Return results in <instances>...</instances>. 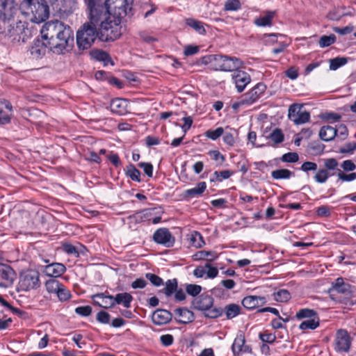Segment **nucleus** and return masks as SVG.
<instances>
[{
    "label": "nucleus",
    "mask_w": 356,
    "mask_h": 356,
    "mask_svg": "<svg viewBox=\"0 0 356 356\" xmlns=\"http://www.w3.org/2000/svg\"><path fill=\"white\" fill-rule=\"evenodd\" d=\"M145 277L156 286H160L163 284V280L155 274L149 273L145 275Z\"/></svg>",
    "instance_id": "nucleus-53"
},
{
    "label": "nucleus",
    "mask_w": 356,
    "mask_h": 356,
    "mask_svg": "<svg viewBox=\"0 0 356 356\" xmlns=\"http://www.w3.org/2000/svg\"><path fill=\"white\" fill-rule=\"evenodd\" d=\"M324 165L327 170H335L337 168L338 162L335 159H327L325 160Z\"/></svg>",
    "instance_id": "nucleus-63"
},
{
    "label": "nucleus",
    "mask_w": 356,
    "mask_h": 356,
    "mask_svg": "<svg viewBox=\"0 0 356 356\" xmlns=\"http://www.w3.org/2000/svg\"><path fill=\"white\" fill-rule=\"evenodd\" d=\"M194 309L204 312L205 316L215 318L220 316L222 309L213 306V298L208 295H201L193 301Z\"/></svg>",
    "instance_id": "nucleus-5"
},
{
    "label": "nucleus",
    "mask_w": 356,
    "mask_h": 356,
    "mask_svg": "<svg viewBox=\"0 0 356 356\" xmlns=\"http://www.w3.org/2000/svg\"><path fill=\"white\" fill-rule=\"evenodd\" d=\"M89 13V22L85 23L76 33V44L79 49L82 50L88 49L91 47L98 35L97 26L98 24L100 26V22L93 23L91 22L90 12Z\"/></svg>",
    "instance_id": "nucleus-4"
},
{
    "label": "nucleus",
    "mask_w": 356,
    "mask_h": 356,
    "mask_svg": "<svg viewBox=\"0 0 356 356\" xmlns=\"http://www.w3.org/2000/svg\"><path fill=\"white\" fill-rule=\"evenodd\" d=\"M282 160L284 162L295 163L298 161V154L296 152H289L282 156Z\"/></svg>",
    "instance_id": "nucleus-56"
},
{
    "label": "nucleus",
    "mask_w": 356,
    "mask_h": 356,
    "mask_svg": "<svg viewBox=\"0 0 356 356\" xmlns=\"http://www.w3.org/2000/svg\"><path fill=\"white\" fill-rule=\"evenodd\" d=\"M154 208L146 209L140 212L136 213L133 215L132 218H135L136 221L150 220L151 217L154 213Z\"/></svg>",
    "instance_id": "nucleus-30"
},
{
    "label": "nucleus",
    "mask_w": 356,
    "mask_h": 356,
    "mask_svg": "<svg viewBox=\"0 0 356 356\" xmlns=\"http://www.w3.org/2000/svg\"><path fill=\"white\" fill-rule=\"evenodd\" d=\"M341 167L343 172H353L356 169V165L350 159L343 161L341 164Z\"/></svg>",
    "instance_id": "nucleus-55"
},
{
    "label": "nucleus",
    "mask_w": 356,
    "mask_h": 356,
    "mask_svg": "<svg viewBox=\"0 0 356 356\" xmlns=\"http://www.w3.org/2000/svg\"><path fill=\"white\" fill-rule=\"evenodd\" d=\"M223 132H224L223 128L218 127L217 129H216L214 130L213 129L207 130L205 132L204 135L206 137H207L213 140H216L223 134Z\"/></svg>",
    "instance_id": "nucleus-47"
},
{
    "label": "nucleus",
    "mask_w": 356,
    "mask_h": 356,
    "mask_svg": "<svg viewBox=\"0 0 356 356\" xmlns=\"http://www.w3.org/2000/svg\"><path fill=\"white\" fill-rule=\"evenodd\" d=\"M351 337L346 330H339L335 336L334 348L337 352L347 353L351 346Z\"/></svg>",
    "instance_id": "nucleus-8"
},
{
    "label": "nucleus",
    "mask_w": 356,
    "mask_h": 356,
    "mask_svg": "<svg viewBox=\"0 0 356 356\" xmlns=\"http://www.w3.org/2000/svg\"><path fill=\"white\" fill-rule=\"evenodd\" d=\"M314 316H316V312L310 309H302L296 314V317L298 319L305 318H308L309 319V318H314Z\"/></svg>",
    "instance_id": "nucleus-48"
},
{
    "label": "nucleus",
    "mask_w": 356,
    "mask_h": 356,
    "mask_svg": "<svg viewBox=\"0 0 356 356\" xmlns=\"http://www.w3.org/2000/svg\"><path fill=\"white\" fill-rule=\"evenodd\" d=\"M22 13L34 23H40L48 18L49 6L45 0H24L20 5Z\"/></svg>",
    "instance_id": "nucleus-3"
},
{
    "label": "nucleus",
    "mask_w": 356,
    "mask_h": 356,
    "mask_svg": "<svg viewBox=\"0 0 356 356\" xmlns=\"http://www.w3.org/2000/svg\"><path fill=\"white\" fill-rule=\"evenodd\" d=\"M234 172L227 170L222 171H215L211 177V181H222L233 175Z\"/></svg>",
    "instance_id": "nucleus-32"
},
{
    "label": "nucleus",
    "mask_w": 356,
    "mask_h": 356,
    "mask_svg": "<svg viewBox=\"0 0 356 356\" xmlns=\"http://www.w3.org/2000/svg\"><path fill=\"white\" fill-rule=\"evenodd\" d=\"M153 238L156 243L163 245L167 248L173 246L175 241V237L166 228L157 229L154 234Z\"/></svg>",
    "instance_id": "nucleus-11"
},
{
    "label": "nucleus",
    "mask_w": 356,
    "mask_h": 356,
    "mask_svg": "<svg viewBox=\"0 0 356 356\" xmlns=\"http://www.w3.org/2000/svg\"><path fill=\"white\" fill-rule=\"evenodd\" d=\"M226 72H236L243 66V61L236 57L226 56Z\"/></svg>",
    "instance_id": "nucleus-27"
},
{
    "label": "nucleus",
    "mask_w": 356,
    "mask_h": 356,
    "mask_svg": "<svg viewBox=\"0 0 356 356\" xmlns=\"http://www.w3.org/2000/svg\"><path fill=\"white\" fill-rule=\"evenodd\" d=\"M186 24L193 28L200 34H204L206 32L204 28V24L202 22L193 19H188L186 20Z\"/></svg>",
    "instance_id": "nucleus-40"
},
{
    "label": "nucleus",
    "mask_w": 356,
    "mask_h": 356,
    "mask_svg": "<svg viewBox=\"0 0 356 356\" xmlns=\"http://www.w3.org/2000/svg\"><path fill=\"white\" fill-rule=\"evenodd\" d=\"M91 55L97 60L104 61V63H108L111 60L109 55L104 51L94 50L91 51Z\"/></svg>",
    "instance_id": "nucleus-46"
},
{
    "label": "nucleus",
    "mask_w": 356,
    "mask_h": 356,
    "mask_svg": "<svg viewBox=\"0 0 356 356\" xmlns=\"http://www.w3.org/2000/svg\"><path fill=\"white\" fill-rule=\"evenodd\" d=\"M40 33L42 39L47 41L46 45L54 53L64 54L73 47V31L62 22L55 20L46 22Z\"/></svg>",
    "instance_id": "nucleus-2"
},
{
    "label": "nucleus",
    "mask_w": 356,
    "mask_h": 356,
    "mask_svg": "<svg viewBox=\"0 0 356 356\" xmlns=\"http://www.w3.org/2000/svg\"><path fill=\"white\" fill-rule=\"evenodd\" d=\"M186 291L188 295L196 296L200 293L202 291V286L197 284H187L186 286Z\"/></svg>",
    "instance_id": "nucleus-51"
},
{
    "label": "nucleus",
    "mask_w": 356,
    "mask_h": 356,
    "mask_svg": "<svg viewBox=\"0 0 356 356\" xmlns=\"http://www.w3.org/2000/svg\"><path fill=\"white\" fill-rule=\"evenodd\" d=\"M209 60L216 70L226 72V56L212 55L209 56Z\"/></svg>",
    "instance_id": "nucleus-25"
},
{
    "label": "nucleus",
    "mask_w": 356,
    "mask_h": 356,
    "mask_svg": "<svg viewBox=\"0 0 356 356\" xmlns=\"http://www.w3.org/2000/svg\"><path fill=\"white\" fill-rule=\"evenodd\" d=\"M356 149V142L353 143H348L346 144L343 147L341 148L340 152L341 153H348V154H353L354 150Z\"/></svg>",
    "instance_id": "nucleus-60"
},
{
    "label": "nucleus",
    "mask_w": 356,
    "mask_h": 356,
    "mask_svg": "<svg viewBox=\"0 0 356 356\" xmlns=\"http://www.w3.org/2000/svg\"><path fill=\"white\" fill-rule=\"evenodd\" d=\"M232 80L238 92H241L250 82L251 79L247 72L238 70L232 74Z\"/></svg>",
    "instance_id": "nucleus-13"
},
{
    "label": "nucleus",
    "mask_w": 356,
    "mask_h": 356,
    "mask_svg": "<svg viewBox=\"0 0 356 356\" xmlns=\"http://www.w3.org/2000/svg\"><path fill=\"white\" fill-rule=\"evenodd\" d=\"M288 118L295 124H302L309 121L310 114L303 110L302 104H291L288 111Z\"/></svg>",
    "instance_id": "nucleus-7"
},
{
    "label": "nucleus",
    "mask_w": 356,
    "mask_h": 356,
    "mask_svg": "<svg viewBox=\"0 0 356 356\" xmlns=\"http://www.w3.org/2000/svg\"><path fill=\"white\" fill-rule=\"evenodd\" d=\"M127 175L134 181H136L138 182L140 181V172L133 165H130L128 167L127 170Z\"/></svg>",
    "instance_id": "nucleus-50"
},
{
    "label": "nucleus",
    "mask_w": 356,
    "mask_h": 356,
    "mask_svg": "<svg viewBox=\"0 0 356 356\" xmlns=\"http://www.w3.org/2000/svg\"><path fill=\"white\" fill-rule=\"evenodd\" d=\"M204 268L206 269V275L205 278L207 279H214L218 275V268L213 266L211 263L207 262L204 264Z\"/></svg>",
    "instance_id": "nucleus-42"
},
{
    "label": "nucleus",
    "mask_w": 356,
    "mask_h": 356,
    "mask_svg": "<svg viewBox=\"0 0 356 356\" xmlns=\"http://www.w3.org/2000/svg\"><path fill=\"white\" fill-rule=\"evenodd\" d=\"M266 302V298L263 296H249L244 298L242 304L244 307L248 309H253L264 305Z\"/></svg>",
    "instance_id": "nucleus-15"
},
{
    "label": "nucleus",
    "mask_w": 356,
    "mask_h": 356,
    "mask_svg": "<svg viewBox=\"0 0 356 356\" xmlns=\"http://www.w3.org/2000/svg\"><path fill=\"white\" fill-rule=\"evenodd\" d=\"M225 314L228 319L233 318L238 316L241 312V307L239 305L236 304H230L225 308Z\"/></svg>",
    "instance_id": "nucleus-37"
},
{
    "label": "nucleus",
    "mask_w": 356,
    "mask_h": 356,
    "mask_svg": "<svg viewBox=\"0 0 356 356\" xmlns=\"http://www.w3.org/2000/svg\"><path fill=\"white\" fill-rule=\"evenodd\" d=\"M334 129L337 131V136L338 135L341 139L343 140L347 137L348 129L344 124H341L337 127H334Z\"/></svg>",
    "instance_id": "nucleus-58"
},
{
    "label": "nucleus",
    "mask_w": 356,
    "mask_h": 356,
    "mask_svg": "<svg viewBox=\"0 0 356 356\" xmlns=\"http://www.w3.org/2000/svg\"><path fill=\"white\" fill-rule=\"evenodd\" d=\"M245 344V339L244 337L242 334L238 335L236 338L234 339V341L232 344V351L234 354H238L243 351H245L243 350Z\"/></svg>",
    "instance_id": "nucleus-36"
},
{
    "label": "nucleus",
    "mask_w": 356,
    "mask_h": 356,
    "mask_svg": "<svg viewBox=\"0 0 356 356\" xmlns=\"http://www.w3.org/2000/svg\"><path fill=\"white\" fill-rule=\"evenodd\" d=\"M348 63V58L345 57H337L330 60V69L337 70L340 67L345 65Z\"/></svg>",
    "instance_id": "nucleus-39"
},
{
    "label": "nucleus",
    "mask_w": 356,
    "mask_h": 356,
    "mask_svg": "<svg viewBox=\"0 0 356 356\" xmlns=\"http://www.w3.org/2000/svg\"><path fill=\"white\" fill-rule=\"evenodd\" d=\"M0 277L4 280V286H8L13 284L16 274L10 266L0 263Z\"/></svg>",
    "instance_id": "nucleus-14"
},
{
    "label": "nucleus",
    "mask_w": 356,
    "mask_h": 356,
    "mask_svg": "<svg viewBox=\"0 0 356 356\" xmlns=\"http://www.w3.org/2000/svg\"><path fill=\"white\" fill-rule=\"evenodd\" d=\"M75 312L82 316H88L92 312V308L90 306H81L75 309Z\"/></svg>",
    "instance_id": "nucleus-57"
},
{
    "label": "nucleus",
    "mask_w": 356,
    "mask_h": 356,
    "mask_svg": "<svg viewBox=\"0 0 356 356\" xmlns=\"http://www.w3.org/2000/svg\"><path fill=\"white\" fill-rule=\"evenodd\" d=\"M97 320L102 323H108L110 321V315L104 311H101L97 313Z\"/></svg>",
    "instance_id": "nucleus-61"
},
{
    "label": "nucleus",
    "mask_w": 356,
    "mask_h": 356,
    "mask_svg": "<svg viewBox=\"0 0 356 356\" xmlns=\"http://www.w3.org/2000/svg\"><path fill=\"white\" fill-rule=\"evenodd\" d=\"M270 138L275 143H280L284 140V135L280 129H275L273 131V132L270 135Z\"/></svg>",
    "instance_id": "nucleus-52"
},
{
    "label": "nucleus",
    "mask_w": 356,
    "mask_h": 356,
    "mask_svg": "<svg viewBox=\"0 0 356 356\" xmlns=\"http://www.w3.org/2000/svg\"><path fill=\"white\" fill-rule=\"evenodd\" d=\"M275 300L281 302H285L290 300L291 294L286 289H280L273 293Z\"/></svg>",
    "instance_id": "nucleus-38"
},
{
    "label": "nucleus",
    "mask_w": 356,
    "mask_h": 356,
    "mask_svg": "<svg viewBox=\"0 0 356 356\" xmlns=\"http://www.w3.org/2000/svg\"><path fill=\"white\" fill-rule=\"evenodd\" d=\"M55 291L51 294L56 295L60 302L67 301L72 297L70 291L62 283L60 284L59 289Z\"/></svg>",
    "instance_id": "nucleus-29"
},
{
    "label": "nucleus",
    "mask_w": 356,
    "mask_h": 356,
    "mask_svg": "<svg viewBox=\"0 0 356 356\" xmlns=\"http://www.w3.org/2000/svg\"><path fill=\"white\" fill-rule=\"evenodd\" d=\"M171 318V313L165 309H157L152 315L153 323L159 325L168 323Z\"/></svg>",
    "instance_id": "nucleus-17"
},
{
    "label": "nucleus",
    "mask_w": 356,
    "mask_h": 356,
    "mask_svg": "<svg viewBox=\"0 0 356 356\" xmlns=\"http://www.w3.org/2000/svg\"><path fill=\"white\" fill-rule=\"evenodd\" d=\"M319 325V318L318 316H314V318L307 319L304 321H302L300 324V330H307V329H311L314 330Z\"/></svg>",
    "instance_id": "nucleus-33"
},
{
    "label": "nucleus",
    "mask_w": 356,
    "mask_h": 356,
    "mask_svg": "<svg viewBox=\"0 0 356 356\" xmlns=\"http://www.w3.org/2000/svg\"><path fill=\"white\" fill-rule=\"evenodd\" d=\"M173 337L171 334H163L160 337V341L165 346H170L173 343Z\"/></svg>",
    "instance_id": "nucleus-64"
},
{
    "label": "nucleus",
    "mask_w": 356,
    "mask_h": 356,
    "mask_svg": "<svg viewBox=\"0 0 356 356\" xmlns=\"http://www.w3.org/2000/svg\"><path fill=\"white\" fill-rule=\"evenodd\" d=\"M335 40L336 36L334 35H323L321 37L318 44L321 47L324 48L334 43Z\"/></svg>",
    "instance_id": "nucleus-49"
},
{
    "label": "nucleus",
    "mask_w": 356,
    "mask_h": 356,
    "mask_svg": "<svg viewBox=\"0 0 356 356\" xmlns=\"http://www.w3.org/2000/svg\"><path fill=\"white\" fill-rule=\"evenodd\" d=\"M300 169L304 172L314 171L317 170V164L311 161H306L302 163Z\"/></svg>",
    "instance_id": "nucleus-59"
},
{
    "label": "nucleus",
    "mask_w": 356,
    "mask_h": 356,
    "mask_svg": "<svg viewBox=\"0 0 356 356\" xmlns=\"http://www.w3.org/2000/svg\"><path fill=\"white\" fill-rule=\"evenodd\" d=\"M15 0H0V22L11 19L17 10Z\"/></svg>",
    "instance_id": "nucleus-10"
},
{
    "label": "nucleus",
    "mask_w": 356,
    "mask_h": 356,
    "mask_svg": "<svg viewBox=\"0 0 356 356\" xmlns=\"http://www.w3.org/2000/svg\"><path fill=\"white\" fill-rule=\"evenodd\" d=\"M66 270L65 266L60 263H53L47 265L44 268L46 275L51 277H60Z\"/></svg>",
    "instance_id": "nucleus-18"
},
{
    "label": "nucleus",
    "mask_w": 356,
    "mask_h": 356,
    "mask_svg": "<svg viewBox=\"0 0 356 356\" xmlns=\"http://www.w3.org/2000/svg\"><path fill=\"white\" fill-rule=\"evenodd\" d=\"M293 175V172L287 169H279L271 172L274 179H288Z\"/></svg>",
    "instance_id": "nucleus-34"
},
{
    "label": "nucleus",
    "mask_w": 356,
    "mask_h": 356,
    "mask_svg": "<svg viewBox=\"0 0 356 356\" xmlns=\"http://www.w3.org/2000/svg\"><path fill=\"white\" fill-rule=\"evenodd\" d=\"M177 321L180 323L186 324L194 319L193 313L186 308H178L175 311Z\"/></svg>",
    "instance_id": "nucleus-21"
},
{
    "label": "nucleus",
    "mask_w": 356,
    "mask_h": 356,
    "mask_svg": "<svg viewBox=\"0 0 356 356\" xmlns=\"http://www.w3.org/2000/svg\"><path fill=\"white\" fill-rule=\"evenodd\" d=\"M192 257L195 261L206 260L210 263L218 257V254L215 251L200 250L195 253Z\"/></svg>",
    "instance_id": "nucleus-22"
},
{
    "label": "nucleus",
    "mask_w": 356,
    "mask_h": 356,
    "mask_svg": "<svg viewBox=\"0 0 356 356\" xmlns=\"http://www.w3.org/2000/svg\"><path fill=\"white\" fill-rule=\"evenodd\" d=\"M275 13L272 11H268L265 15L260 17L259 19L255 20V24L259 26H266L271 24L273 18L274 17Z\"/></svg>",
    "instance_id": "nucleus-35"
},
{
    "label": "nucleus",
    "mask_w": 356,
    "mask_h": 356,
    "mask_svg": "<svg viewBox=\"0 0 356 356\" xmlns=\"http://www.w3.org/2000/svg\"><path fill=\"white\" fill-rule=\"evenodd\" d=\"M240 7L241 3L238 0H227L225 4L226 10H237Z\"/></svg>",
    "instance_id": "nucleus-54"
},
{
    "label": "nucleus",
    "mask_w": 356,
    "mask_h": 356,
    "mask_svg": "<svg viewBox=\"0 0 356 356\" xmlns=\"http://www.w3.org/2000/svg\"><path fill=\"white\" fill-rule=\"evenodd\" d=\"M188 240L189 241L190 245L195 248H200L205 245L203 236L197 231L191 232L188 235Z\"/></svg>",
    "instance_id": "nucleus-26"
},
{
    "label": "nucleus",
    "mask_w": 356,
    "mask_h": 356,
    "mask_svg": "<svg viewBox=\"0 0 356 356\" xmlns=\"http://www.w3.org/2000/svg\"><path fill=\"white\" fill-rule=\"evenodd\" d=\"M329 177L330 175L326 169H320L316 172L314 178L316 182L323 184L326 182Z\"/></svg>",
    "instance_id": "nucleus-45"
},
{
    "label": "nucleus",
    "mask_w": 356,
    "mask_h": 356,
    "mask_svg": "<svg viewBox=\"0 0 356 356\" xmlns=\"http://www.w3.org/2000/svg\"><path fill=\"white\" fill-rule=\"evenodd\" d=\"M332 291L338 293H346L349 291V285L346 284L341 277L337 278L333 284Z\"/></svg>",
    "instance_id": "nucleus-31"
},
{
    "label": "nucleus",
    "mask_w": 356,
    "mask_h": 356,
    "mask_svg": "<svg viewBox=\"0 0 356 356\" xmlns=\"http://www.w3.org/2000/svg\"><path fill=\"white\" fill-rule=\"evenodd\" d=\"M139 166L143 169L145 173L149 177H152L153 175V166L149 163H140Z\"/></svg>",
    "instance_id": "nucleus-62"
},
{
    "label": "nucleus",
    "mask_w": 356,
    "mask_h": 356,
    "mask_svg": "<svg viewBox=\"0 0 356 356\" xmlns=\"http://www.w3.org/2000/svg\"><path fill=\"white\" fill-rule=\"evenodd\" d=\"M266 86L262 83H257L254 88L243 95V102L251 105L262 97L265 92Z\"/></svg>",
    "instance_id": "nucleus-12"
},
{
    "label": "nucleus",
    "mask_w": 356,
    "mask_h": 356,
    "mask_svg": "<svg viewBox=\"0 0 356 356\" xmlns=\"http://www.w3.org/2000/svg\"><path fill=\"white\" fill-rule=\"evenodd\" d=\"M91 22H100L99 39L115 40L122 35V18L127 15L133 0H86Z\"/></svg>",
    "instance_id": "nucleus-1"
},
{
    "label": "nucleus",
    "mask_w": 356,
    "mask_h": 356,
    "mask_svg": "<svg viewBox=\"0 0 356 356\" xmlns=\"http://www.w3.org/2000/svg\"><path fill=\"white\" fill-rule=\"evenodd\" d=\"M95 304L103 308H110L114 306L113 296H105L104 293H97L92 297Z\"/></svg>",
    "instance_id": "nucleus-20"
},
{
    "label": "nucleus",
    "mask_w": 356,
    "mask_h": 356,
    "mask_svg": "<svg viewBox=\"0 0 356 356\" xmlns=\"http://www.w3.org/2000/svg\"><path fill=\"white\" fill-rule=\"evenodd\" d=\"M177 288V282L175 279L168 280L164 288L165 294L168 297L170 296L176 291Z\"/></svg>",
    "instance_id": "nucleus-43"
},
{
    "label": "nucleus",
    "mask_w": 356,
    "mask_h": 356,
    "mask_svg": "<svg viewBox=\"0 0 356 356\" xmlns=\"http://www.w3.org/2000/svg\"><path fill=\"white\" fill-rule=\"evenodd\" d=\"M128 103L126 99L116 98L113 99L110 104L111 111L118 115H124L127 113Z\"/></svg>",
    "instance_id": "nucleus-19"
},
{
    "label": "nucleus",
    "mask_w": 356,
    "mask_h": 356,
    "mask_svg": "<svg viewBox=\"0 0 356 356\" xmlns=\"http://www.w3.org/2000/svg\"><path fill=\"white\" fill-rule=\"evenodd\" d=\"M40 286V273L38 271L28 270L20 274L17 289L18 291H29L35 289Z\"/></svg>",
    "instance_id": "nucleus-6"
},
{
    "label": "nucleus",
    "mask_w": 356,
    "mask_h": 356,
    "mask_svg": "<svg viewBox=\"0 0 356 356\" xmlns=\"http://www.w3.org/2000/svg\"><path fill=\"white\" fill-rule=\"evenodd\" d=\"M133 299L132 296L129 293H120L113 296V305H122L124 307L129 308L131 307Z\"/></svg>",
    "instance_id": "nucleus-24"
},
{
    "label": "nucleus",
    "mask_w": 356,
    "mask_h": 356,
    "mask_svg": "<svg viewBox=\"0 0 356 356\" xmlns=\"http://www.w3.org/2000/svg\"><path fill=\"white\" fill-rule=\"evenodd\" d=\"M207 188L204 181L199 182L195 187L188 189L185 191V194L188 197H195L200 196Z\"/></svg>",
    "instance_id": "nucleus-28"
},
{
    "label": "nucleus",
    "mask_w": 356,
    "mask_h": 356,
    "mask_svg": "<svg viewBox=\"0 0 356 356\" xmlns=\"http://www.w3.org/2000/svg\"><path fill=\"white\" fill-rule=\"evenodd\" d=\"M335 136H337V131L330 125L323 126L319 131V137L323 141H331Z\"/></svg>",
    "instance_id": "nucleus-23"
},
{
    "label": "nucleus",
    "mask_w": 356,
    "mask_h": 356,
    "mask_svg": "<svg viewBox=\"0 0 356 356\" xmlns=\"http://www.w3.org/2000/svg\"><path fill=\"white\" fill-rule=\"evenodd\" d=\"M74 1L72 0H55L51 3V6L60 18L65 19L73 13L74 10Z\"/></svg>",
    "instance_id": "nucleus-9"
},
{
    "label": "nucleus",
    "mask_w": 356,
    "mask_h": 356,
    "mask_svg": "<svg viewBox=\"0 0 356 356\" xmlns=\"http://www.w3.org/2000/svg\"><path fill=\"white\" fill-rule=\"evenodd\" d=\"M60 284L61 283L58 280L54 278H51L45 282L44 287L47 291L49 294H51L53 292L56 291V289H59Z\"/></svg>",
    "instance_id": "nucleus-41"
},
{
    "label": "nucleus",
    "mask_w": 356,
    "mask_h": 356,
    "mask_svg": "<svg viewBox=\"0 0 356 356\" xmlns=\"http://www.w3.org/2000/svg\"><path fill=\"white\" fill-rule=\"evenodd\" d=\"M337 177L341 181H352L356 180V172H350L346 174L340 169H337Z\"/></svg>",
    "instance_id": "nucleus-44"
},
{
    "label": "nucleus",
    "mask_w": 356,
    "mask_h": 356,
    "mask_svg": "<svg viewBox=\"0 0 356 356\" xmlns=\"http://www.w3.org/2000/svg\"><path fill=\"white\" fill-rule=\"evenodd\" d=\"M12 115V106L9 102L0 99V124H6L10 122Z\"/></svg>",
    "instance_id": "nucleus-16"
}]
</instances>
